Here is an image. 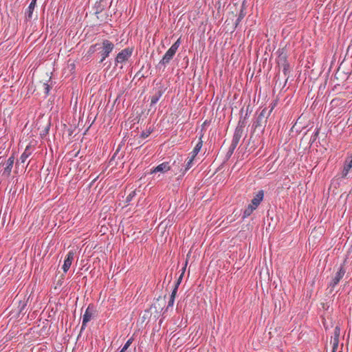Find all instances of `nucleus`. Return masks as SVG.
<instances>
[{
  "mask_svg": "<svg viewBox=\"0 0 352 352\" xmlns=\"http://www.w3.org/2000/svg\"><path fill=\"white\" fill-rule=\"evenodd\" d=\"M100 50H98V54L100 56V63H102L113 51L114 48V44L108 39H102L101 42H99Z\"/></svg>",
  "mask_w": 352,
  "mask_h": 352,
  "instance_id": "1",
  "label": "nucleus"
},
{
  "mask_svg": "<svg viewBox=\"0 0 352 352\" xmlns=\"http://www.w3.org/2000/svg\"><path fill=\"white\" fill-rule=\"evenodd\" d=\"M269 116L270 115L267 113V108L263 109L252 123V128L254 131L258 128H262L261 131L263 132Z\"/></svg>",
  "mask_w": 352,
  "mask_h": 352,
  "instance_id": "2",
  "label": "nucleus"
},
{
  "mask_svg": "<svg viewBox=\"0 0 352 352\" xmlns=\"http://www.w3.org/2000/svg\"><path fill=\"white\" fill-rule=\"evenodd\" d=\"M181 44L180 38L175 42L171 47L166 52L162 60L160 61L159 65H166L170 63L175 55L179 45Z\"/></svg>",
  "mask_w": 352,
  "mask_h": 352,
  "instance_id": "3",
  "label": "nucleus"
},
{
  "mask_svg": "<svg viewBox=\"0 0 352 352\" xmlns=\"http://www.w3.org/2000/svg\"><path fill=\"white\" fill-rule=\"evenodd\" d=\"M133 52V47H126L122 50L115 58V66H118V64H122L126 62L132 56Z\"/></svg>",
  "mask_w": 352,
  "mask_h": 352,
  "instance_id": "4",
  "label": "nucleus"
},
{
  "mask_svg": "<svg viewBox=\"0 0 352 352\" xmlns=\"http://www.w3.org/2000/svg\"><path fill=\"white\" fill-rule=\"evenodd\" d=\"M96 313V310L94 304H89L85 310V314L82 316V322L80 328V332L84 331L87 327V322L94 316Z\"/></svg>",
  "mask_w": 352,
  "mask_h": 352,
  "instance_id": "5",
  "label": "nucleus"
},
{
  "mask_svg": "<svg viewBox=\"0 0 352 352\" xmlns=\"http://www.w3.org/2000/svg\"><path fill=\"white\" fill-rule=\"evenodd\" d=\"M345 263L346 260H344L343 263L339 267L338 270L328 285L329 287L333 289L344 276L346 273Z\"/></svg>",
  "mask_w": 352,
  "mask_h": 352,
  "instance_id": "6",
  "label": "nucleus"
},
{
  "mask_svg": "<svg viewBox=\"0 0 352 352\" xmlns=\"http://www.w3.org/2000/svg\"><path fill=\"white\" fill-rule=\"evenodd\" d=\"M170 169H171V166L170 164V162H163V163L157 165L156 167H154L153 168H152L151 170V174L157 173V172L164 173L168 172Z\"/></svg>",
  "mask_w": 352,
  "mask_h": 352,
  "instance_id": "7",
  "label": "nucleus"
},
{
  "mask_svg": "<svg viewBox=\"0 0 352 352\" xmlns=\"http://www.w3.org/2000/svg\"><path fill=\"white\" fill-rule=\"evenodd\" d=\"M276 53L278 54L276 62L278 67L280 68L281 65L288 63L287 53L283 48L278 49Z\"/></svg>",
  "mask_w": 352,
  "mask_h": 352,
  "instance_id": "8",
  "label": "nucleus"
},
{
  "mask_svg": "<svg viewBox=\"0 0 352 352\" xmlns=\"http://www.w3.org/2000/svg\"><path fill=\"white\" fill-rule=\"evenodd\" d=\"M74 258V253L72 251H69L66 256V258L64 261V264L63 265V270L64 272H67L69 270L72 265Z\"/></svg>",
  "mask_w": 352,
  "mask_h": 352,
  "instance_id": "9",
  "label": "nucleus"
},
{
  "mask_svg": "<svg viewBox=\"0 0 352 352\" xmlns=\"http://www.w3.org/2000/svg\"><path fill=\"white\" fill-rule=\"evenodd\" d=\"M14 156L10 157L6 163V167L3 172V176H5L6 177H9L11 173V170L14 164Z\"/></svg>",
  "mask_w": 352,
  "mask_h": 352,
  "instance_id": "10",
  "label": "nucleus"
},
{
  "mask_svg": "<svg viewBox=\"0 0 352 352\" xmlns=\"http://www.w3.org/2000/svg\"><path fill=\"white\" fill-rule=\"evenodd\" d=\"M264 197V191L263 190H259L254 197L252 199L251 205L254 206L256 208L260 205Z\"/></svg>",
  "mask_w": 352,
  "mask_h": 352,
  "instance_id": "11",
  "label": "nucleus"
},
{
  "mask_svg": "<svg viewBox=\"0 0 352 352\" xmlns=\"http://www.w3.org/2000/svg\"><path fill=\"white\" fill-rule=\"evenodd\" d=\"M340 334V327L337 325L334 329L333 340V349L337 350L339 344V337Z\"/></svg>",
  "mask_w": 352,
  "mask_h": 352,
  "instance_id": "12",
  "label": "nucleus"
},
{
  "mask_svg": "<svg viewBox=\"0 0 352 352\" xmlns=\"http://www.w3.org/2000/svg\"><path fill=\"white\" fill-rule=\"evenodd\" d=\"M36 0H32L30 4L29 5L27 11L25 12V20L30 21L32 18L33 11L36 6Z\"/></svg>",
  "mask_w": 352,
  "mask_h": 352,
  "instance_id": "13",
  "label": "nucleus"
},
{
  "mask_svg": "<svg viewBox=\"0 0 352 352\" xmlns=\"http://www.w3.org/2000/svg\"><path fill=\"white\" fill-rule=\"evenodd\" d=\"M163 93L164 91L162 88L155 90L154 95L151 97V106L155 104L158 102Z\"/></svg>",
  "mask_w": 352,
  "mask_h": 352,
  "instance_id": "14",
  "label": "nucleus"
},
{
  "mask_svg": "<svg viewBox=\"0 0 352 352\" xmlns=\"http://www.w3.org/2000/svg\"><path fill=\"white\" fill-rule=\"evenodd\" d=\"M248 108L247 109V112L244 117H242V116H241L240 119L238 122V124L236 127V129L243 131V129L245 127L246 124H247V119L248 117Z\"/></svg>",
  "mask_w": 352,
  "mask_h": 352,
  "instance_id": "15",
  "label": "nucleus"
},
{
  "mask_svg": "<svg viewBox=\"0 0 352 352\" xmlns=\"http://www.w3.org/2000/svg\"><path fill=\"white\" fill-rule=\"evenodd\" d=\"M352 168V160H350L349 162L347 161V160L345 161L344 162V168H343V170L342 171V176L341 177L342 178H345L346 177L349 170H351V168Z\"/></svg>",
  "mask_w": 352,
  "mask_h": 352,
  "instance_id": "16",
  "label": "nucleus"
},
{
  "mask_svg": "<svg viewBox=\"0 0 352 352\" xmlns=\"http://www.w3.org/2000/svg\"><path fill=\"white\" fill-rule=\"evenodd\" d=\"M105 1L104 0H100L99 1H97L95 3V6L94 7V9L95 10L96 14L101 13L105 8Z\"/></svg>",
  "mask_w": 352,
  "mask_h": 352,
  "instance_id": "17",
  "label": "nucleus"
},
{
  "mask_svg": "<svg viewBox=\"0 0 352 352\" xmlns=\"http://www.w3.org/2000/svg\"><path fill=\"white\" fill-rule=\"evenodd\" d=\"M243 133V131L235 129L234 135L232 140V142L234 144L238 145L240 139L241 138Z\"/></svg>",
  "mask_w": 352,
  "mask_h": 352,
  "instance_id": "18",
  "label": "nucleus"
},
{
  "mask_svg": "<svg viewBox=\"0 0 352 352\" xmlns=\"http://www.w3.org/2000/svg\"><path fill=\"white\" fill-rule=\"evenodd\" d=\"M202 136L203 135H201L199 138V142H197V144H196V146H195V148H193V150L191 153V157H192V158H195V157L197 155V154L199 153V152L200 151V150L202 147V145H203Z\"/></svg>",
  "mask_w": 352,
  "mask_h": 352,
  "instance_id": "19",
  "label": "nucleus"
},
{
  "mask_svg": "<svg viewBox=\"0 0 352 352\" xmlns=\"http://www.w3.org/2000/svg\"><path fill=\"white\" fill-rule=\"evenodd\" d=\"M256 209V208L254 206H252L251 204H249L248 206V207L244 210L242 218L245 219V218L248 217L249 216H250L252 214L253 211Z\"/></svg>",
  "mask_w": 352,
  "mask_h": 352,
  "instance_id": "20",
  "label": "nucleus"
},
{
  "mask_svg": "<svg viewBox=\"0 0 352 352\" xmlns=\"http://www.w3.org/2000/svg\"><path fill=\"white\" fill-rule=\"evenodd\" d=\"M31 155L29 146H27L25 151L21 154L19 161L21 163H25L28 157Z\"/></svg>",
  "mask_w": 352,
  "mask_h": 352,
  "instance_id": "21",
  "label": "nucleus"
},
{
  "mask_svg": "<svg viewBox=\"0 0 352 352\" xmlns=\"http://www.w3.org/2000/svg\"><path fill=\"white\" fill-rule=\"evenodd\" d=\"M100 44L99 43H96L95 44H93L91 45L89 50H88V52L87 53L91 55V54H93L94 53H95L96 52H98V50H100Z\"/></svg>",
  "mask_w": 352,
  "mask_h": 352,
  "instance_id": "22",
  "label": "nucleus"
},
{
  "mask_svg": "<svg viewBox=\"0 0 352 352\" xmlns=\"http://www.w3.org/2000/svg\"><path fill=\"white\" fill-rule=\"evenodd\" d=\"M194 159L195 158H192V157H190L186 164L184 169H181V171H182V175H184L192 167Z\"/></svg>",
  "mask_w": 352,
  "mask_h": 352,
  "instance_id": "23",
  "label": "nucleus"
},
{
  "mask_svg": "<svg viewBox=\"0 0 352 352\" xmlns=\"http://www.w3.org/2000/svg\"><path fill=\"white\" fill-rule=\"evenodd\" d=\"M280 68L283 69V73L284 76L285 77H287L286 80H285V82H286L287 80V76H288L289 73L290 72V66H289V63L287 64H285L283 65H281Z\"/></svg>",
  "mask_w": 352,
  "mask_h": 352,
  "instance_id": "24",
  "label": "nucleus"
},
{
  "mask_svg": "<svg viewBox=\"0 0 352 352\" xmlns=\"http://www.w3.org/2000/svg\"><path fill=\"white\" fill-rule=\"evenodd\" d=\"M176 294H177V293L175 292V289H173L172 293L170 294L169 301H168V306L166 307V310L168 309L169 307H172L173 305Z\"/></svg>",
  "mask_w": 352,
  "mask_h": 352,
  "instance_id": "25",
  "label": "nucleus"
},
{
  "mask_svg": "<svg viewBox=\"0 0 352 352\" xmlns=\"http://www.w3.org/2000/svg\"><path fill=\"white\" fill-rule=\"evenodd\" d=\"M320 128H316L314 134L311 135V137L310 138L311 144L314 143V142L317 140L318 135L320 133Z\"/></svg>",
  "mask_w": 352,
  "mask_h": 352,
  "instance_id": "26",
  "label": "nucleus"
},
{
  "mask_svg": "<svg viewBox=\"0 0 352 352\" xmlns=\"http://www.w3.org/2000/svg\"><path fill=\"white\" fill-rule=\"evenodd\" d=\"M245 15V13L244 12V10L243 8L241 9V11L238 15V17L236 20L235 25L236 26L241 22V21L244 18Z\"/></svg>",
  "mask_w": 352,
  "mask_h": 352,
  "instance_id": "27",
  "label": "nucleus"
},
{
  "mask_svg": "<svg viewBox=\"0 0 352 352\" xmlns=\"http://www.w3.org/2000/svg\"><path fill=\"white\" fill-rule=\"evenodd\" d=\"M153 129H151V127L146 131H144L140 134V138L142 139H144L149 136V135L152 133Z\"/></svg>",
  "mask_w": 352,
  "mask_h": 352,
  "instance_id": "28",
  "label": "nucleus"
},
{
  "mask_svg": "<svg viewBox=\"0 0 352 352\" xmlns=\"http://www.w3.org/2000/svg\"><path fill=\"white\" fill-rule=\"evenodd\" d=\"M236 146H237V145L231 143V144L229 147L228 151L227 153V156L228 157H230L232 155V153H234V151L235 150Z\"/></svg>",
  "mask_w": 352,
  "mask_h": 352,
  "instance_id": "29",
  "label": "nucleus"
},
{
  "mask_svg": "<svg viewBox=\"0 0 352 352\" xmlns=\"http://www.w3.org/2000/svg\"><path fill=\"white\" fill-rule=\"evenodd\" d=\"M135 195H136V192H135V190H133V191L131 192L127 195V197H126V202H127V203L130 202V201L133 199V198L135 196Z\"/></svg>",
  "mask_w": 352,
  "mask_h": 352,
  "instance_id": "30",
  "label": "nucleus"
},
{
  "mask_svg": "<svg viewBox=\"0 0 352 352\" xmlns=\"http://www.w3.org/2000/svg\"><path fill=\"white\" fill-rule=\"evenodd\" d=\"M277 102L278 101L277 100H274L273 101L271 104H270V109L269 111L267 110V113H268V115H270L271 113L272 112L273 109L275 108V107L276 106L277 104Z\"/></svg>",
  "mask_w": 352,
  "mask_h": 352,
  "instance_id": "31",
  "label": "nucleus"
},
{
  "mask_svg": "<svg viewBox=\"0 0 352 352\" xmlns=\"http://www.w3.org/2000/svg\"><path fill=\"white\" fill-rule=\"evenodd\" d=\"M133 341V338H131L130 339H129L125 343V344L124 345V346L122 347L124 349V350H127V349L130 346V345L132 344Z\"/></svg>",
  "mask_w": 352,
  "mask_h": 352,
  "instance_id": "32",
  "label": "nucleus"
},
{
  "mask_svg": "<svg viewBox=\"0 0 352 352\" xmlns=\"http://www.w3.org/2000/svg\"><path fill=\"white\" fill-rule=\"evenodd\" d=\"M43 86H44V89H45V94L48 95L49 94V91L50 90V86L48 84H47V83H44Z\"/></svg>",
  "mask_w": 352,
  "mask_h": 352,
  "instance_id": "33",
  "label": "nucleus"
},
{
  "mask_svg": "<svg viewBox=\"0 0 352 352\" xmlns=\"http://www.w3.org/2000/svg\"><path fill=\"white\" fill-rule=\"evenodd\" d=\"M185 269H186V267H184L183 268V272H182V274L179 276V278L177 279V281H178V282L181 283V281H182V278H183V275H184V273Z\"/></svg>",
  "mask_w": 352,
  "mask_h": 352,
  "instance_id": "34",
  "label": "nucleus"
},
{
  "mask_svg": "<svg viewBox=\"0 0 352 352\" xmlns=\"http://www.w3.org/2000/svg\"><path fill=\"white\" fill-rule=\"evenodd\" d=\"M181 283L177 281L175 284V287L173 288V289H175V292L176 293L177 292V289H178V287H179V285H180Z\"/></svg>",
  "mask_w": 352,
  "mask_h": 352,
  "instance_id": "35",
  "label": "nucleus"
},
{
  "mask_svg": "<svg viewBox=\"0 0 352 352\" xmlns=\"http://www.w3.org/2000/svg\"><path fill=\"white\" fill-rule=\"evenodd\" d=\"M25 306H26V303H25V302H23V303H22V306H21V307L20 308V311H20V312H22V311H23V310L24 309V308L25 307Z\"/></svg>",
  "mask_w": 352,
  "mask_h": 352,
  "instance_id": "36",
  "label": "nucleus"
},
{
  "mask_svg": "<svg viewBox=\"0 0 352 352\" xmlns=\"http://www.w3.org/2000/svg\"><path fill=\"white\" fill-rule=\"evenodd\" d=\"M119 150H120V148H118L116 150V151L115 152V153H114V154H113V155L112 156V157H111V160H113L115 158L116 155H117V153L119 152Z\"/></svg>",
  "mask_w": 352,
  "mask_h": 352,
  "instance_id": "37",
  "label": "nucleus"
},
{
  "mask_svg": "<svg viewBox=\"0 0 352 352\" xmlns=\"http://www.w3.org/2000/svg\"><path fill=\"white\" fill-rule=\"evenodd\" d=\"M98 176H97L96 178H94V179L93 180L92 182V184L94 183L95 182H96V180L98 179Z\"/></svg>",
  "mask_w": 352,
  "mask_h": 352,
  "instance_id": "38",
  "label": "nucleus"
},
{
  "mask_svg": "<svg viewBox=\"0 0 352 352\" xmlns=\"http://www.w3.org/2000/svg\"><path fill=\"white\" fill-rule=\"evenodd\" d=\"M125 351L126 350H124V349L122 348L120 352H125Z\"/></svg>",
  "mask_w": 352,
  "mask_h": 352,
  "instance_id": "39",
  "label": "nucleus"
},
{
  "mask_svg": "<svg viewBox=\"0 0 352 352\" xmlns=\"http://www.w3.org/2000/svg\"><path fill=\"white\" fill-rule=\"evenodd\" d=\"M78 153H79V151H78V152L76 153V154L75 155V156H76H76H78Z\"/></svg>",
  "mask_w": 352,
  "mask_h": 352,
  "instance_id": "40",
  "label": "nucleus"
},
{
  "mask_svg": "<svg viewBox=\"0 0 352 352\" xmlns=\"http://www.w3.org/2000/svg\"><path fill=\"white\" fill-rule=\"evenodd\" d=\"M242 112H243V109H241L240 111L241 114L242 113Z\"/></svg>",
  "mask_w": 352,
  "mask_h": 352,
  "instance_id": "41",
  "label": "nucleus"
},
{
  "mask_svg": "<svg viewBox=\"0 0 352 352\" xmlns=\"http://www.w3.org/2000/svg\"><path fill=\"white\" fill-rule=\"evenodd\" d=\"M332 352H336V350L332 349Z\"/></svg>",
  "mask_w": 352,
  "mask_h": 352,
  "instance_id": "42",
  "label": "nucleus"
},
{
  "mask_svg": "<svg viewBox=\"0 0 352 352\" xmlns=\"http://www.w3.org/2000/svg\"><path fill=\"white\" fill-rule=\"evenodd\" d=\"M351 160H352V157H351Z\"/></svg>",
  "mask_w": 352,
  "mask_h": 352,
  "instance_id": "43",
  "label": "nucleus"
}]
</instances>
